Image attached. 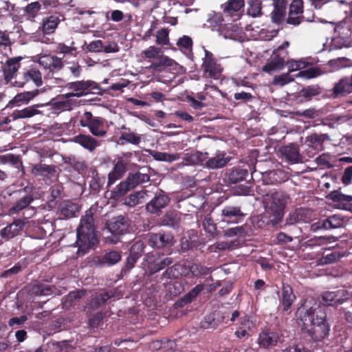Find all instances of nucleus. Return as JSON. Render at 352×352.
Masks as SVG:
<instances>
[{
	"instance_id": "51",
	"label": "nucleus",
	"mask_w": 352,
	"mask_h": 352,
	"mask_svg": "<svg viewBox=\"0 0 352 352\" xmlns=\"http://www.w3.org/2000/svg\"><path fill=\"white\" fill-rule=\"evenodd\" d=\"M85 294L83 290H76L69 292L65 298L63 307L69 308L72 307L76 300L80 299Z\"/></svg>"
},
{
	"instance_id": "35",
	"label": "nucleus",
	"mask_w": 352,
	"mask_h": 352,
	"mask_svg": "<svg viewBox=\"0 0 352 352\" xmlns=\"http://www.w3.org/2000/svg\"><path fill=\"white\" fill-rule=\"evenodd\" d=\"M153 60L149 66L146 67L147 69L153 72H161L164 67L172 66L174 62L173 59L163 55L162 53Z\"/></svg>"
},
{
	"instance_id": "48",
	"label": "nucleus",
	"mask_w": 352,
	"mask_h": 352,
	"mask_svg": "<svg viewBox=\"0 0 352 352\" xmlns=\"http://www.w3.org/2000/svg\"><path fill=\"white\" fill-rule=\"evenodd\" d=\"M329 140L327 133H313L306 138L307 142H309L313 146H322L324 141Z\"/></svg>"
},
{
	"instance_id": "24",
	"label": "nucleus",
	"mask_w": 352,
	"mask_h": 352,
	"mask_svg": "<svg viewBox=\"0 0 352 352\" xmlns=\"http://www.w3.org/2000/svg\"><path fill=\"white\" fill-rule=\"evenodd\" d=\"M32 81L36 87H41L43 85L42 74L41 72L35 68L32 67L27 72L23 73V78L22 81H14V86L22 87L24 85L29 82Z\"/></svg>"
},
{
	"instance_id": "5",
	"label": "nucleus",
	"mask_w": 352,
	"mask_h": 352,
	"mask_svg": "<svg viewBox=\"0 0 352 352\" xmlns=\"http://www.w3.org/2000/svg\"><path fill=\"white\" fill-rule=\"evenodd\" d=\"M13 194L16 201L9 208L10 215L19 214L23 210L30 207V204L38 199L37 193L32 188L28 186L14 192Z\"/></svg>"
},
{
	"instance_id": "57",
	"label": "nucleus",
	"mask_w": 352,
	"mask_h": 352,
	"mask_svg": "<svg viewBox=\"0 0 352 352\" xmlns=\"http://www.w3.org/2000/svg\"><path fill=\"white\" fill-rule=\"evenodd\" d=\"M162 53V51L160 48L155 46H150L142 51V55L143 58L148 59V61H151L158 58V56Z\"/></svg>"
},
{
	"instance_id": "21",
	"label": "nucleus",
	"mask_w": 352,
	"mask_h": 352,
	"mask_svg": "<svg viewBox=\"0 0 352 352\" xmlns=\"http://www.w3.org/2000/svg\"><path fill=\"white\" fill-rule=\"evenodd\" d=\"M94 82L91 80H80L69 82L66 87L74 91L72 96L80 97L89 93L91 89L95 88Z\"/></svg>"
},
{
	"instance_id": "29",
	"label": "nucleus",
	"mask_w": 352,
	"mask_h": 352,
	"mask_svg": "<svg viewBox=\"0 0 352 352\" xmlns=\"http://www.w3.org/2000/svg\"><path fill=\"white\" fill-rule=\"evenodd\" d=\"M280 151L285 159L292 164L301 161L302 157L299 153L298 146L295 144H290L280 148Z\"/></svg>"
},
{
	"instance_id": "34",
	"label": "nucleus",
	"mask_w": 352,
	"mask_h": 352,
	"mask_svg": "<svg viewBox=\"0 0 352 352\" xmlns=\"http://www.w3.org/2000/svg\"><path fill=\"white\" fill-rule=\"evenodd\" d=\"M204 284L197 285L190 292H188L183 297L176 301V307H183L185 305L192 302V301L197 297V296L204 290Z\"/></svg>"
},
{
	"instance_id": "26",
	"label": "nucleus",
	"mask_w": 352,
	"mask_h": 352,
	"mask_svg": "<svg viewBox=\"0 0 352 352\" xmlns=\"http://www.w3.org/2000/svg\"><path fill=\"white\" fill-rule=\"evenodd\" d=\"M24 226L25 221L23 220L15 219L1 230V236L4 239H12L21 233Z\"/></svg>"
},
{
	"instance_id": "38",
	"label": "nucleus",
	"mask_w": 352,
	"mask_h": 352,
	"mask_svg": "<svg viewBox=\"0 0 352 352\" xmlns=\"http://www.w3.org/2000/svg\"><path fill=\"white\" fill-rule=\"evenodd\" d=\"M248 175V170L247 169L240 167L234 168L228 173V181L230 184H237L245 180Z\"/></svg>"
},
{
	"instance_id": "37",
	"label": "nucleus",
	"mask_w": 352,
	"mask_h": 352,
	"mask_svg": "<svg viewBox=\"0 0 352 352\" xmlns=\"http://www.w3.org/2000/svg\"><path fill=\"white\" fill-rule=\"evenodd\" d=\"M121 133L120 140H124L126 143L138 145L141 142V137L139 134L132 131L130 128L122 125L120 128Z\"/></svg>"
},
{
	"instance_id": "23",
	"label": "nucleus",
	"mask_w": 352,
	"mask_h": 352,
	"mask_svg": "<svg viewBox=\"0 0 352 352\" xmlns=\"http://www.w3.org/2000/svg\"><path fill=\"white\" fill-rule=\"evenodd\" d=\"M352 93V74L344 76L335 83L332 89V95L335 98L346 96Z\"/></svg>"
},
{
	"instance_id": "55",
	"label": "nucleus",
	"mask_w": 352,
	"mask_h": 352,
	"mask_svg": "<svg viewBox=\"0 0 352 352\" xmlns=\"http://www.w3.org/2000/svg\"><path fill=\"white\" fill-rule=\"evenodd\" d=\"M331 237L326 236H320L318 237H314L307 240L305 243V245L307 248H314L316 246H321L322 245L330 243Z\"/></svg>"
},
{
	"instance_id": "27",
	"label": "nucleus",
	"mask_w": 352,
	"mask_h": 352,
	"mask_svg": "<svg viewBox=\"0 0 352 352\" xmlns=\"http://www.w3.org/2000/svg\"><path fill=\"white\" fill-rule=\"evenodd\" d=\"M45 104H36L32 106H29L21 110H14L12 114L13 120L28 118L33 117L38 114H41L42 112L38 109L41 107H43Z\"/></svg>"
},
{
	"instance_id": "59",
	"label": "nucleus",
	"mask_w": 352,
	"mask_h": 352,
	"mask_svg": "<svg viewBox=\"0 0 352 352\" xmlns=\"http://www.w3.org/2000/svg\"><path fill=\"white\" fill-rule=\"evenodd\" d=\"M0 162L3 164L9 163L13 166H16V167H18L19 165L22 164L20 157L11 153L0 156Z\"/></svg>"
},
{
	"instance_id": "9",
	"label": "nucleus",
	"mask_w": 352,
	"mask_h": 352,
	"mask_svg": "<svg viewBox=\"0 0 352 352\" xmlns=\"http://www.w3.org/2000/svg\"><path fill=\"white\" fill-rule=\"evenodd\" d=\"M133 153L131 152L123 153L118 157L112 170L108 175L107 186H110L117 180L123 177L131 164Z\"/></svg>"
},
{
	"instance_id": "19",
	"label": "nucleus",
	"mask_w": 352,
	"mask_h": 352,
	"mask_svg": "<svg viewBox=\"0 0 352 352\" xmlns=\"http://www.w3.org/2000/svg\"><path fill=\"white\" fill-rule=\"evenodd\" d=\"M344 289L325 292L321 295L320 303L325 307L340 305L344 300Z\"/></svg>"
},
{
	"instance_id": "53",
	"label": "nucleus",
	"mask_w": 352,
	"mask_h": 352,
	"mask_svg": "<svg viewBox=\"0 0 352 352\" xmlns=\"http://www.w3.org/2000/svg\"><path fill=\"white\" fill-rule=\"evenodd\" d=\"M41 10V4L38 1L32 2L28 4L25 9L27 19L33 21Z\"/></svg>"
},
{
	"instance_id": "28",
	"label": "nucleus",
	"mask_w": 352,
	"mask_h": 352,
	"mask_svg": "<svg viewBox=\"0 0 352 352\" xmlns=\"http://www.w3.org/2000/svg\"><path fill=\"white\" fill-rule=\"evenodd\" d=\"M329 197L333 201L337 202L340 208L352 212V196L334 190L329 195Z\"/></svg>"
},
{
	"instance_id": "31",
	"label": "nucleus",
	"mask_w": 352,
	"mask_h": 352,
	"mask_svg": "<svg viewBox=\"0 0 352 352\" xmlns=\"http://www.w3.org/2000/svg\"><path fill=\"white\" fill-rule=\"evenodd\" d=\"M230 159L226 157L224 152H219L214 157H210L206 161L204 167L208 169H219L227 165Z\"/></svg>"
},
{
	"instance_id": "7",
	"label": "nucleus",
	"mask_w": 352,
	"mask_h": 352,
	"mask_svg": "<svg viewBox=\"0 0 352 352\" xmlns=\"http://www.w3.org/2000/svg\"><path fill=\"white\" fill-rule=\"evenodd\" d=\"M289 45V42L284 41L278 48L274 50L270 60H269L263 67V71L270 73L273 71L280 70L287 64L286 59L288 56L287 48Z\"/></svg>"
},
{
	"instance_id": "62",
	"label": "nucleus",
	"mask_w": 352,
	"mask_h": 352,
	"mask_svg": "<svg viewBox=\"0 0 352 352\" xmlns=\"http://www.w3.org/2000/svg\"><path fill=\"white\" fill-rule=\"evenodd\" d=\"M47 59H50L49 63V69L52 71L59 70L63 67V63L61 58L56 56L47 55Z\"/></svg>"
},
{
	"instance_id": "40",
	"label": "nucleus",
	"mask_w": 352,
	"mask_h": 352,
	"mask_svg": "<svg viewBox=\"0 0 352 352\" xmlns=\"http://www.w3.org/2000/svg\"><path fill=\"white\" fill-rule=\"evenodd\" d=\"M181 222L179 214L176 212L170 211L167 212L162 219V223L173 228H178Z\"/></svg>"
},
{
	"instance_id": "30",
	"label": "nucleus",
	"mask_w": 352,
	"mask_h": 352,
	"mask_svg": "<svg viewBox=\"0 0 352 352\" xmlns=\"http://www.w3.org/2000/svg\"><path fill=\"white\" fill-rule=\"evenodd\" d=\"M304 214L305 211L302 208H296L290 212L285 222L283 221L282 223L278 225L277 228L285 229L287 226H293L296 228V224L303 220Z\"/></svg>"
},
{
	"instance_id": "20",
	"label": "nucleus",
	"mask_w": 352,
	"mask_h": 352,
	"mask_svg": "<svg viewBox=\"0 0 352 352\" xmlns=\"http://www.w3.org/2000/svg\"><path fill=\"white\" fill-rule=\"evenodd\" d=\"M244 6V0H228L225 3L221 4V8L222 9L223 14L226 16L239 19Z\"/></svg>"
},
{
	"instance_id": "2",
	"label": "nucleus",
	"mask_w": 352,
	"mask_h": 352,
	"mask_svg": "<svg viewBox=\"0 0 352 352\" xmlns=\"http://www.w3.org/2000/svg\"><path fill=\"white\" fill-rule=\"evenodd\" d=\"M99 243L94 225L92 213L82 216L76 232V243L78 248V255L86 254L89 250L95 248Z\"/></svg>"
},
{
	"instance_id": "58",
	"label": "nucleus",
	"mask_w": 352,
	"mask_h": 352,
	"mask_svg": "<svg viewBox=\"0 0 352 352\" xmlns=\"http://www.w3.org/2000/svg\"><path fill=\"white\" fill-rule=\"evenodd\" d=\"M168 34V28H162L158 30L156 34V43L162 46L170 45Z\"/></svg>"
},
{
	"instance_id": "22",
	"label": "nucleus",
	"mask_w": 352,
	"mask_h": 352,
	"mask_svg": "<svg viewBox=\"0 0 352 352\" xmlns=\"http://www.w3.org/2000/svg\"><path fill=\"white\" fill-rule=\"evenodd\" d=\"M23 59L21 56L9 58L3 67L4 79L6 82H11L16 76V72L21 67L20 61Z\"/></svg>"
},
{
	"instance_id": "16",
	"label": "nucleus",
	"mask_w": 352,
	"mask_h": 352,
	"mask_svg": "<svg viewBox=\"0 0 352 352\" xmlns=\"http://www.w3.org/2000/svg\"><path fill=\"white\" fill-rule=\"evenodd\" d=\"M173 239V235L171 233L160 232L158 233L148 234L147 241L151 247L160 249L172 245Z\"/></svg>"
},
{
	"instance_id": "11",
	"label": "nucleus",
	"mask_w": 352,
	"mask_h": 352,
	"mask_svg": "<svg viewBox=\"0 0 352 352\" xmlns=\"http://www.w3.org/2000/svg\"><path fill=\"white\" fill-rule=\"evenodd\" d=\"M130 226V220L128 217L120 215L113 217L109 223L107 224V228L112 234L113 239L111 242L116 243L119 241L120 236L126 234L129 232Z\"/></svg>"
},
{
	"instance_id": "12",
	"label": "nucleus",
	"mask_w": 352,
	"mask_h": 352,
	"mask_svg": "<svg viewBox=\"0 0 352 352\" xmlns=\"http://www.w3.org/2000/svg\"><path fill=\"white\" fill-rule=\"evenodd\" d=\"M296 297L292 287L283 282L279 296V309L282 314H289Z\"/></svg>"
},
{
	"instance_id": "49",
	"label": "nucleus",
	"mask_w": 352,
	"mask_h": 352,
	"mask_svg": "<svg viewBox=\"0 0 352 352\" xmlns=\"http://www.w3.org/2000/svg\"><path fill=\"white\" fill-rule=\"evenodd\" d=\"M146 195V191H138L129 196L126 197L124 199V204L129 206L133 207L142 202V199Z\"/></svg>"
},
{
	"instance_id": "54",
	"label": "nucleus",
	"mask_w": 352,
	"mask_h": 352,
	"mask_svg": "<svg viewBox=\"0 0 352 352\" xmlns=\"http://www.w3.org/2000/svg\"><path fill=\"white\" fill-rule=\"evenodd\" d=\"M104 177L100 178L96 170L94 171L93 177L89 182V188L94 193L98 192L103 185Z\"/></svg>"
},
{
	"instance_id": "45",
	"label": "nucleus",
	"mask_w": 352,
	"mask_h": 352,
	"mask_svg": "<svg viewBox=\"0 0 352 352\" xmlns=\"http://www.w3.org/2000/svg\"><path fill=\"white\" fill-rule=\"evenodd\" d=\"M33 173L34 174H40L45 177H53L56 173V167L54 166L38 164L34 166Z\"/></svg>"
},
{
	"instance_id": "42",
	"label": "nucleus",
	"mask_w": 352,
	"mask_h": 352,
	"mask_svg": "<svg viewBox=\"0 0 352 352\" xmlns=\"http://www.w3.org/2000/svg\"><path fill=\"white\" fill-rule=\"evenodd\" d=\"M64 162L74 168L78 173H82L87 168V165L84 160H80L75 156H69L64 158Z\"/></svg>"
},
{
	"instance_id": "15",
	"label": "nucleus",
	"mask_w": 352,
	"mask_h": 352,
	"mask_svg": "<svg viewBox=\"0 0 352 352\" xmlns=\"http://www.w3.org/2000/svg\"><path fill=\"white\" fill-rule=\"evenodd\" d=\"M245 214L238 205H226L221 210V220L227 223H238Z\"/></svg>"
},
{
	"instance_id": "3",
	"label": "nucleus",
	"mask_w": 352,
	"mask_h": 352,
	"mask_svg": "<svg viewBox=\"0 0 352 352\" xmlns=\"http://www.w3.org/2000/svg\"><path fill=\"white\" fill-rule=\"evenodd\" d=\"M288 198V195L282 191H276L264 198L263 204L268 219L267 224L277 228L282 223Z\"/></svg>"
},
{
	"instance_id": "14",
	"label": "nucleus",
	"mask_w": 352,
	"mask_h": 352,
	"mask_svg": "<svg viewBox=\"0 0 352 352\" xmlns=\"http://www.w3.org/2000/svg\"><path fill=\"white\" fill-rule=\"evenodd\" d=\"M170 201V197L164 194L163 191H161L146 204L145 209L150 214L160 216L162 210L168 205Z\"/></svg>"
},
{
	"instance_id": "1",
	"label": "nucleus",
	"mask_w": 352,
	"mask_h": 352,
	"mask_svg": "<svg viewBox=\"0 0 352 352\" xmlns=\"http://www.w3.org/2000/svg\"><path fill=\"white\" fill-rule=\"evenodd\" d=\"M296 316L302 329L314 342L321 341L329 335L330 327L327 320V314L319 306L317 308L309 307L307 300H305L298 309Z\"/></svg>"
},
{
	"instance_id": "10",
	"label": "nucleus",
	"mask_w": 352,
	"mask_h": 352,
	"mask_svg": "<svg viewBox=\"0 0 352 352\" xmlns=\"http://www.w3.org/2000/svg\"><path fill=\"white\" fill-rule=\"evenodd\" d=\"M120 294L118 289H102L99 293L96 294L87 299L85 306V310L87 313H91L104 305L109 299L118 297Z\"/></svg>"
},
{
	"instance_id": "4",
	"label": "nucleus",
	"mask_w": 352,
	"mask_h": 352,
	"mask_svg": "<svg viewBox=\"0 0 352 352\" xmlns=\"http://www.w3.org/2000/svg\"><path fill=\"white\" fill-rule=\"evenodd\" d=\"M149 181L150 175L146 173H142L139 171L135 173H129L124 181L121 182L111 190V197L116 200H119L138 185Z\"/></svg>"
},
{
	"instance_id": "46",
	"label": "nucleus",
	"mask_w": 352,
	"mask_h": 352,
	"mask_svg": "<svg viewBox=\"0 0 352 352\" xmlns=\"http://www.w3.org/2000/svg\"><path fill=\"white\" fill-rule=\"evenodd\" d=\"M327 230L336 229L344 226V221L342 216L340 214L331 215L324 219Z\"/></svg>"
},
{
	"instance_id": "8",
	"label": "nucleus",
	"mask_w": 352,
	"mask_h": 352,
	"mask_svg": "<svg viewBox=\"0 0 352 352\" xmlns=\"http://www.w3.org/2000/svg\"><path fill=\"white\" fill-rule=\"evenodd\" d=\"M80 125L87 127L90 133L99 138L104 137L107 131L104 125L105 120L101 117H94L90 111H85L80 120Z\"/></svg>"
},
{
	"instance_id": "47",
	"label": "nucleus",
	"mask_w": 352,
	"mask_h": 352,
	"mask_svg": "<svg viewBox=\"0 0 352 352\" xmlns=\"http://www.w3.org/2000/svg\"><path fill=\"white\" fill-rule=\"evenodd\" d=\"M54 287L52 285L38 283L32 287V292L36 296H49L53 293Z\"/></svg>"
},
{
	"instance_id": "41",
	"label": "nucleus",
	"mask_w": 352,
	"mask_h": 352,
	"mask_svg": "<svg viewBox=\"0 0 352 352\" xmlns=\"http://www.w3.org/2000/svg\"><path fill=\"white\" fill-rule=\"evenodd\" d=\"M346 256V252L338 250H329V252L323 255L320 258L322 265H328L339 261L341 258Z\"/></svg>"
},
{
	"instance_id": "13",
	"label": "nucleus",
	"mask_w": 352,
	"mask_h": 352,
	"mask_svg": "<svg viewBox=\"0 0 352 352\" xmlns=\"http://www.w3.org/2000/svg\"><path fill=\"white\" fill-rule=\"evenodd\" d=\"M280 339L278 332L270 328H264L259 332L256 343L260 349L270 350L277 346Z\"/></svg>"
},
{
	"instance_id": "60",
	"label": "nucleus",
	"mask_w": 352,
	"mask_h": 352,
	"mask_svg": "<svg viewBox=\"0 0 352 352\" xmlns=\"http://www.w3.org/2000/svg\"><path fill=\"white\" fill-rule=\"evenodd\" d=\"M155 160L163 162H172L180 159V154H168L166 153L158 152L154 155Z\"/></svg>"
},
{
	"instance_id": "6",
	"label": "nucleus",
	"mask_w": 352,
	"mask_h": 352,
	"mask_svg": "<svg viewBox=\"0 0 352 352\" xmlns=\"http://www.w3.org/2000/svg\"><path fill=\"white\" fill-rule=\"evenodd\" d=\"M204 54L205 56L202 58L203 62L201 66L203 77L219 80L221 76L223 67L218 63V60L211 52L205 50Z\"/></svg>"
},
{
	"instance_id": "32",
	"label": "nucleus",
	"mask_w": 352,
	"mask_h": 352,
	"mask_svg": "<svg viewBox=\"0 0 352 352\" xmlns=\"http://www.w3.org/2000/svg\"><path fill=\"white\" fill-rule=\"evenodd\" d=\"M74 142L89 152H93L98 146V140L90 135L79 134L74 137Z\"/></svg>"
},
{
	"instance_id": "52",
	"label": "nucleus",
	"mask_w": 352,
	"mask_h": 352,
	"mask_svg": "<svg viewBox=\"0 0 352 352\" xmlns=\"http://www.w3.org/2000/svg\"><path fill=\"white\" fill-rule=\"evenodd\" d=\"M180 265L179 264H175L168 266L166 270L162 273L161 279H175L179 277L182 274L179 272Z\"/></svg>"
},
{
	"instance_id": "36",
	"label": "nucleus",
	"mask_w": 352,
	"mask_h": 352,
	"mask_svg": "<svg viewBox=\"0 0 352 352\" xmlns=\"http://www.w3.org/2000/svg\"><path fill=\"white\" fill-rule=\"evenodd\" d=\"M40 93L38 89H33L30 91H23L17 94L13 99L10 101V103L19 106L23 104H28L30 101L36 97Z\"/></svg>"
},
{
	"instance_id": "63",
	"label": "nucleus",
	"mask_w": 352,
	"mask_h": 352,
	"mask_svg": "<svg viewBox=\"0 0 352 352\" xmlns=\"http://www.w3.org/2000/svg\"><path fill=\"white\" fill-rule=\"evenodd\" d=\"M106 313L98 311L89 320V325L91 328H97L102 322Z\"/></svg>"
},
{
	"instance_id": "50",
	"label": "nucleus",
	"mask_w": 352,
	"mask_h": 352,
	"mask_svg": "<svg viewBox=\"0 0 352 352\" xmlns=\"http://www.w3.org/2000/svg\"><path fill=\"white\" fill-rule=\"evenodd\" d=\"M321 90L318 85H311L304 87L299 93L300 97L305 100H310L313 97L320 94Z\"/></svg>"
},
{
	"instance_id": "18",
	"label": "nucleus",
	"mask_w": 352,
	"mask_h": 352,
	"mask_svg": "<svg viewBox=\"0 0 352 352\" xmlns=\"http://www.w3.org/2000/svg\"><path fill=\"white\" fill-rule=\"evenodd\" d=\"M145 261L146 262L147 270L150 274H154L168 267V266L173 263V259L170 257L159 259L153 254H147Z\"/></svg>"
},
{
	"instance_id": "44",
	"label": "nucleus",
	"mask_w": 352,
	"mask_h": 352,
	"mask_svg": "<svg viewBox=\"0 0 352 352\" xmlns=\"http://www.w3.org/2000/svg\"><path fill=\"white\" fill-rule=\"evenodd\" d=\"M120 252L116 250H111L100 258V263L102 265H113L120 261Z\"/></svg>"
},
{
	"instance_id": "43",
	"label": "nucleus",
	"mask_w": 352,
	"mask_h": 352,
	"mask_svg": "<svg viewBox=\"0 0 352 352\" xmlns=\"http://www.w3.org/2000/svg\"><path fill=\"white\" fill-rule=\"evenodd\" d=\"M247 14L254 18L258 17L263 14L261 0H248Z\"/></svg>"
},
{
	"instance_id": "33",
	"label": "nucleus",
	"mask_w": 352,
	"mask_h": 352,
	"mask_svg": "<svg viewBox=\"0 0 352 352\" xmlns=\"http://www.w3.org/2000/svg\"><path fill=\"white\" fill-rule=\"evenodd\" d=\"M60 20L58 16L50 15L43 19L41 25L39 27L41 30L45 34H50L55 32Z\"/></svg>"
},
{
	"instance_id": "25",
	"label": "nucleus",
	"mask_w": 352,
	"mask_h": 352,
	"mask_svg": "<svg viewBox=\"0 0 352 352\" xmlns=\"http://www.w3.org/2000/svg\"><path fill=\"white\" fill-rule=\"evenodd\" d=\"M80 210V206L69 200H65L59 204L58 212L61 219L74 217Z\"/></svg>"
},
{
	"instance_id": "61",
	"label": "nucleus",
	"mask_w": 352,
	"mask_h": 352,
	"mask_svg": "<svg viewBox=\"0 0 352 352\" xmlns=\"http://www.w3.org/2000/svg\"><path fill=\"white\" fill-rule=\"evenodd\" d=\"M289 12L292 15L300 14L303 13V1L302 0H292L289 6Z\"/></svg>"
},
{
	"instance_id": "56",
	"label": "nucleus",
	"mask_w": 352,
	"mask_h": 352,
	"mask_svg": "<svg viewBox=\"0 0 352 352\" xmlns=\"http://www.w3.org/2000/svg\"><path fill=\"white\" fill-rule=\"evenodd\" d=\"M190 271L196 277L206 276L212 272L210 268L200 263H193L190 267Z\"/></svg>"
},
{
	"instance_id": "17",
	"label": "nucleus",
	"mask_w": 352,
	"mask_h": 352,
	"mask_svg": "<svg viewBox=\"0 0 352 352\" xmlns=\"http://www.w3.org/2000/svg\"><path fill=\"white\" fill-rule=\"evenodd\" d=\"M224 19L223 14L216 13L213 16L210 17L208 22L213 30H217L225 38H230L232 36L234 25L232 23H223Z\"/></svg>"
},
{
	"instance_id": "64",
	"label": "nucleus",
	"mask_w": 352,
	"mask_h": 352,
	"mask_svg": "<svg viewBox=\"0 0 352 352\" xmlns=\"http://www.w3.org/2000/svg\"><path fill=\"white\" fill-rule=\"evenodd\" d=\"M285 14V10L274 8V10L271 13L272 21L275 23L280 24L283 22Z\"/></svg>"
},
{
	"instance_id": "39",
	"label": "nucleus",
	"mask_w": 352,
	"mask_h": 352,
	"mask_svg": "<svg viewBox=\"0 0 352 352\" xmlns=\"http://www.w3.org/2000/svg\"><path fill=\"white\" fill-rule=\"evenodd\" d=\"M176 44L182 52L185 53L189 58H192L193 42L190 36L184 35L177 40Z\"/></svg>"
}]
</instances>
